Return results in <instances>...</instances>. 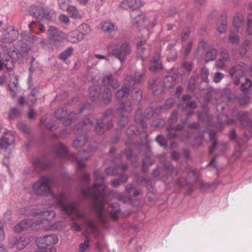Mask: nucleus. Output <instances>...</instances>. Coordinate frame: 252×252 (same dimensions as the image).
<instances>
[{
  "instance_id": "nucleus-1",
  "label": "nucleus",
  "mask_w": 252,
  "mask_h": 252,
  "mask_svg": "<svg viewBox=\"0 0 252 252\" xmlns=\"http://www.w3.org/2000/svg\"><path fill=\"white\" fill-rule=\"evenodd\" d=\"M107 190L106 186L103 183H94L93 188L81 189L82 195L91 198L94 201V209L98 218L102 221L104 220V200Z\"/></svg>"
},
{
  "instance_id": "nucleus-2",
  "label": "nucleus",
  "mask_w": 252,
  "mask_h": 252,
  "mask_svg": "<svg viewBox=\"0 0 252 252\" xmlns=\"http://www.w3.org/2000/svg\"><path fill=\"white\" fill-rule=\"evenodd\" d=\"M52 180V177L50 176H41L32 186L34 193L38 196H46L51 194V183Z\"/></svg>"
},
{
  "instance_id": "nucleus-3",
  "label": "nucleus",
  "mask_w": 252,
  "mask_h": 252,
  "mask_svg": "<svg viewBox=\"0 0 252 252\" xmlns=\"http://www.w3.org/2000/svg\"><path fill=\"white\" fill-rule=\"evenodd\" d=\"M102 82L105 88L102 93L100 101L102 104L107 105L110 104L112 98V93L109 87L116 90L119 87L120 83L112 74L103 77Z\"/></svg>"
},
{
  "instance_id": "nucleus-4",
  "label": "nucleus",
  "mask_w": 252,
  "mask_h": 252,
  "mask_svg": "<svg viewBox=\"0 0 252 252\" xmlns=\"http://www.w3.org/2000/svg\"><path fill=\"white\" fill-rule=\"evenodd\" d=\"M131 48L129 42L125 41L119 46L112 50V55L123 63L127 56L131 53Z\"/></svg>"
},
{
  "instance_id": "nucleus-5",
  "label": "nucleus",
  "mask_w": 252,
  "mask_h": 252,
  "mask_svg": "<svg viewBox=\"0 0 252 252\" xmlns=\"http://www.w3.org/2000/svg\"><path fill=\"white\" fill-rule=\"evenodd\" d=\"M246 67V64L240 62L237 65L232 66L229 69V75L233 77V83L236 86L240 84V79L244 77V71Z\"/></svg>"
},
{
  "instance_id": "nucleus-6",
  "label": "nucleus",
  "mask_w": 252,
  "mask_h": 252,
  "mask_svg": "<svg viewBox=\"0 0 252 252\" xmlns=\"http://www.w3.org/2000/svg\"><path fill=\"white\" fill-rule=\"evenodd\" d=\"M32 164L33 167V171L38 174L42 170L52 166L54 165V161L43 158H39L33 159L32 160Z\"/></svg>"
},
{
  "instance_id": "nucleus-7",
  "label": "nucleus",
  "mask_w": 252,
  "mask_h": 252,
  "mask_svg": "<svg viewBox=\"0 0 252 252\" xmlns=\"http://www.w3.org/2000/svg\"><path fill=\"white\" fill-rule=\"evenodd\" d=\"M160 54L156 52L149 60L148 68L151 72L157 73L163 68V64L160 61Z\"/></svg>"
},
{
  "instance_id": "nucleus-8",
  "label": "nucleus",
  "mask_w": 252,
  "mask_h": 252,
  "mask_svg": "<svg viewBox=\"0 0 252 252\" xmlns=\"http://www.w3.org/2000/svg\"><path fill=\"white\" fill-rule=\"evenodd\" d=\"M19 37L18 31L14 27H8L3 32L0 38L2 42L4 43H12Z\"/></svg>"
},
{
  "instance_id": "nucleus-9",
  "label": "nucleus",
  "mask_w": 252,
  "mask_h": 252,
  "mask_svg": "<svg viewBox=\"0 0 252 252\" xmlns=\"http://www.w3.org/2000/svg\"><path fill=\"white\" fill-rule=\"evenodd\" d=\"M58 241L57 236L56 234H51L45 235L42 238H39L37 241V245L39 248H45V247L56 244Z\"/></svg>"
},
{
  "instance_id": "nucleus-10",
  "label": "nucleus",
  "mask_w": 252,
  "mask_h": 252,
  "mask_svg": "<svg viewBox=\"0 0 252 252\" xmlns=\"http://www.w3.org/2000/svg\"><path fill=\"white\" fill-rule=\"evenodd\" d=\"M47 35L50 40L54 42H60L64 38L63 32L54 26L49 27Z\"/></svg>"
},
{
  "instance_id": "nucleus-11",
  "label": "nucleus",
  "mask_w": 252,
  "mask_h": 252,
  "mask_svg": "<svg viewBox=\"0 0 252 252\" xmlns=\"http://www.w3.org/2000/svg\"><path fill=\"white\" fill-rule=\"evenodd\" d=\"M3 54L4 56H5L6 55H7V57L4 58V57H2V54H0L1 58L4 62H8L9 60V59H12L13 62H15L17 61L20 58H23L22 55L16 49L15 47H14L13 49H4L3 51Z\"/></svg>"
},
{
  "instance_id": "nucleus-12",
  "label": "nucleus",
  "mask_w": 252,
  "mask_h": 252,
  "mask_svg": "<svg viewBox=\"0 0 252 252\" xmlns=\"http://www.w3.org/2000/svg\"><path fill=\"white\" fill-rule=\"evenodd\" d=\"M143 5L141 0H124L121 2L120 6L123 9L129 8L133 10L138 9Z\"/></svg>"
},
{
  "instance_id": "nucleus-13",
  "label": "nucleus",
  "mask_w": 252,
  "mask_h": 252,
  "mask_svg": "<svg viewBox=\"0 0 252 252\" xmlns=\"http://www.w3.org/2000/svg\"><path fill=\"white\" fill-rule=\"evenodd\" d=\"M136 148L138 151V152L140 154L144 156L146 158L151 159L152 158L151 147L147 143H138L136 145Z\"/></svg>"
},
{
  "instance_id": "nucleus-14",
  "label": "nucleus",
  "mask_w": 252,
  "mask_h": 252,
  "mask_svg": "<svg viewBox=\"0 0 252 252\" xmlns=\"http://www.w3.org/2000/svg\"><path fill=\"white\" fill-rule=\"evenodd\" d=\"M191 98V96L189 94L183 95L182 99L183 102L182 104V106L184 110H186L188 108L195 109L198 107L196 101L194 100H190Z\"/></svg>"
},
{
  "instance_id": "nucleus-15",
  "label": "nucleus",
  "mask_w": 252,
  "mask_h": 252,
  "mask_svg": "<svg viewBox=\"0 0 252 252\" xmlns=\"http://www.w3.org/2000/svg\"><path fill=\"white\" fill-rule=\"evenodd\" d=\"M249 113L248 111H237L234 115L236 119L239 121L241 126L246 127L249 126L250 119L249 117Z\"/></svg>"
},
{
  "instance_id": "nucleus-16",
  "label": "nucleus",
  "mask_w": 252,
  "mask_h": 252,
  "mask_svg": "<svg viewBox=\"0 0 252 252\" xmlns=\"http://www.w3.org/2000/svg\"><path fill=\"white\" fill-rule=\"evenodd\" d=\"M252 87V81L249 78H246L245 82L242 83L241 85L240 90L243 92L242 97L245 103L249 100V90Z\"/></svg>"
},
{
  "instance_id": "nucleus-17",
  "label": "nucleus",
  "mask_w": 252,
  "mask_h": 252,
  "mask_svg": "<svg viewBox=\"0 0 252 252\" xmlns=\"http://www.w3.org/2000/svg\"><path fill=\"white\" fill-rule=\"evenodd\" d=\"M130 86L127 83L123 85L122 88L119 90L116 94V98L118 100H122L125 98H127L130 93Z\"/></svg>"
},
{
  "instance_id": "nucleus-18",
  "label": "nucleus",
  "mask_w": 252,
  "mask_h": 252,
  "mask_svg": "<svg viewBox=\"0 0 252 252\" xmlns=\"http://www.w3.org/2000/svg\"><path fill=\"white\" fill-rule=\"evenodd\" d=\"M144 75V73L136 71L134 77L132 75H128L126 80L127 83L131 87H133L136 84H140L142 81V77Z\"/></svg>"
},
{
  "instance_id": "nucleus-19",
  "label": "nucleus",
  "mask_w": 252,
  "mask_h": 252,
  "mask_svg": "<svg viewBox=\"0 0 252 252\" xmlns=\"http://www.w3.org/2000/svg\"><path fill=\"white\" fill-rule=\"evenodd\" d=\"M13 141L14 137L13 135L5 133L3 136L0 138V149L6 151Z\"/></svg>"
},
{
  "instance_id": "nucleus-20",
  "label": "nucleus",
  "mask_w": 252,
  "mask_h": 252,
  "mask_svg": "<svg viewBox=\"0 0 252 252\" xmlns=\"http://www.w3.org/2000/svg\"><path fill=\"white\" fill-rule=\"evenodd\" d=\"M130 17L133 23L139 24L141 22H143L145 19V15L139 8L132 10L130 13Z\"/></svg>"
},
{
  "instance_id": "nucleus-21",
  "label": "nucleus",
  "mask_w": 252,
  "mask_h": 252,
  "mask_svg": "<svg viewBox=\"0 0 252 252\" xmlns=\"http://www.w3.org/2000/svg\"><path fill=\"white\" fill-rule=\"evenodd\" d=\"M67 39L72 43H77L84 39L83 32L73 31L69 32L66 35Z\"/></svg>"
},
{
  "instance_id": "nucleus-22",
  "label": "nucleus",
  "mask_w": 252,
  "mask_h": 252,
  "mask_svg": "<svg viewBox=\"0 0 252 252\" xmlns=\"http://www.w3.org/2000/svg\"><path fill=\"white\" fill-rule=\"evenodd\" d=\"M34 213V216H39L43 220L49 221L55 216V213L53 211L49 210H37Z\"/></svg>"
},
{
  "instance_id": "nucleus-23",
  "label": "nucleus",
  "mask_w": 252,
  "mask_h": 252,
  "mask_svg": "<svg viewBox=\"0 0 252 252\" xmlns=\"http://www.w3.org/2000/svg\"><path fill=\"white\" fill-rule=\"evenodd\" d=\"M56 14L55 11L47 6H43V12L42 14V20H47L48 21H54L56 19Z\"/></svg>"
},
{
  "instance_id": "nucleus-24",
  "label": "nucleus",
  "mask_w": 252,
  "mask_h": 252,
  "mask_svg": "<svg viewBox=\"0 0 252 252\" xmlns=\"http://www.w3.org/2000/svg\"><path fill=\"white\" fill-rule=\"evenodd\" d=\"M101 87L99 85H93L89 88L91 99L92 101L97 100L100 95Z\"/></svg>"
},
{
  "instance_id": "nucleus-25",
  "label": "nucleus",
  "mask_w": 252,
  "mask_h": 252,
  "mask_svg": "<svg viewBox=\"0 0 252 252\" xmlns=\"http://www.w3.org/2000/svg\"><path fill=\"white\" fill-rule=\"evenodd\" d=\"M16 49L20 52L22 56L26 55L29 50V46L28 43L23 40H18L16 43Z\"/></svg>"
},
{
  "instance_id": "nucleus-26",
  "label": "nucleus",
  "mask_w": 252,
  "mask_h": 252,
  "mask_svg": "<svg viewBox=\"0 0 252 252\" xmlns=\"http://www.w3.org/2000/svg\"><path fill=\"white\" fill-rule=\"evenodd\" d=\"M43 12V7L37 6L35 5H31L29 10L30 14L34 18L42 19V14Z\"/></svg>"
},
{
  "instance_id": "nucleus-27",
  "label": "nucleus",
  "mask_w": 252,
  "mask_h": 252,
  "mask_svg": "<svg viewBox=\"0 0 252 252\" xmlns=\"http://www.w3.org/2000/svg\"><path fill=\"white\" fill-rule=\"evenodd\" d=\"M94 129L95 133L99 135L104 134L106 131H107L106 129L105 128L103 120L101 119H96Z\"/></svg>"
},
{
  "instance_id": "nucleus-28",
  "label": "nucleus",
  "mask_w": 252,
  "mask_h": 252,
  "mask_svg": "<svg viewBox=\"0 0 252 252\" xmlns=\"http://www.w3.org/2000/svg\"><path fill=\"white\" fill-rule=\"evenodd\" d=\"M92 126V122L89 119L84 120L76 125L74 128L77 130H86Z\"/></svg>"
},
{
  "instance_id": "nucleus-29",
  "label": "nucleus",
  "mask_w": 252,
  "mask_h": 252,
  "mask_svg": "<svg viewBox=\"0 0 252 252\" xmlns=\"http://www.w3.org/2000/svg\"><path fill=\"white\" fill-rule=\"evenodd\" d=\"M128 118L127 116L121 115L118 118L117 125L120 128V129L116 128L118 133L121 132V129L125 128L128 124Z\"/></svg>"
},
{
  "instance_id": "nucleus-30",
  "label": "nucleus",
  "mask_w": 252,
  "mask_h": 252,
  "mask_svg": "<svg viewBox=\"0 0 252 252\" xmlns=\"http://www.w3.org/2000/svg\"><path fill=\"white\" fill-rule=\"evenodd\" d=\"M101 29L104 33L110 36H112V32L116 30L114 24L112 22L105 23L102 26Z\"/></svg>"
},
{
  "instance_id": "nucleus-31",
  "label": "nucleus",
  "mask_w": 252,
  "mask_h": 252,
  "mask_svg": "<svg viewBox=\"0 0 252 252\" xmlns=\"http://www.w3.org/2000/svg\"><path fill=\"white\" fill-rule=\"evenodd\" d=\"M141 112L140 109L137 110L135 115V122L136 124H139L143 129H146L147 127V125L144 120Z\"/></svg>"
},
{
  "instance_id": "nucleus-32",
  "label": "nucleus",
  "mask_w": 252,
  "mask_h": 252,
  "mask_svg": "<svg viewBox=\"0 0 252 252\" xmlns=\"http://www.w3.org/2000/svg\"><path fill=\"white\" fill-rule=\"evenodd\" d=\"M199 187L203 189H215L217 188L219 184V182L217 180H215L214 182L208 183L203 181L202 180H199L198 181Z\"/></svg>"
},
{
  "instance_id": "nucleus-33",
  "label": "nucleus",
  "mask_w": 252,
  "mask_h": 252,
  "mask_svg": "<svg viewBox=\"0 0 252 252\" xmlns=\"http://www.w3.org/2000/svg\"><path fill=\"white\" fill-rule=\"evenodd\" d=\"M131 91L132 97L135 102L137 104L139 103L142 97V92L139 89L136 87H132Z\"/></svg>"
},
{
  "instance_id": "nucleus-34",
  "label": "nucleus",
  "mask_w": 252,
  "mask_h": 252,
  "mask_svg": "<svg viewBox=\"0 0 252 252\" xmlns=\"http://www.w3.org/2000/svg\"><path fill=\"white\" fill-rule=\"evenodd\" d=\"M67 12L72 18L79 19L82 17L79 10L75 6L69 5L67 6Z\"/></svg>"
},
{
  "instance_id": "nucleus-35",
  "label": "nucleus",
  "mask_w": 252,
  "mask_h": 252,
  "mask_svg": "<svg viewBox=\"0 0 252 252\" xmlns=\"http://www.w3.org/2000/svg\"><path fill=\"white\" fill-rule=\"evenodd\" d=\"M88 141V136L86 133L83 134L77 137L73 142V145L74 147L78 148L81 147L86 143Z\"/></svg>"
},
{
  "instance_id": "nucleus-36",
  "label": "nucleus",
  "mask_w": 252,
  "mask_h": 252,
  "mask_svg": "<svg viewBox=\"0 0 252 252\" xmlns=\"http://www.w3.org/2000/svg\"><path fill=\"white\" fill-rule=\"evenodd\" d=\"M8 88L11 92V95L13 97H15L19 88L18 80L16 76L14 77L12 84L8 85Z\"/></svg>"
},
{
  "instance_id": "nucleus-37",
  "label": "nucleus",
  "mask_w": 252,
  "mask_h": 252,
  "mask_svg": "<svg viewBox=\"0 0 252 252\" xmlns=\"http://www.w3.org/2000/svg\"><path fill=\"white\" fill-rule=\"evenodd\" d=\"M56 153L58 157L63 158L67 156L68 151L63 144L59 143L56 148Z\"/></svg>"
},
{
  "instance_id": "nucleus-38",
  "label": "nucleus",
  "mask_w": 252,
  "mask_h": 252,
  "mask_svg": "<svg viewBox=\"0 0 252 252\" xmlns=\"http://www.w3.org/2000/svg\"><path fill=\"white\" fill-rule=\"evenodd\" d=\"M128 176L125 174H120L118 179L114 180L111 185L113 187H118L121 184L126 182Z\"/></svg>"
},
{
  "instance_id": "nucleus-39",
  "label": "nucleus",
  "mask_w": 252,
  "mask_h": 252,
  "mask_svg": "<svg viewBox=\"0 0 252 252\" xmlns=\"http://www.w3.org/2000/svg\"><path fill=\"white\" fill-rule=\"evenodd\" d=\"M227 17L225 14H222L219 19L220 23V26L218 27L217 30L220 33H224L226 31Z\"/></svg>"
},
{
  "instance_id": "nucleus-40",
  "label": "nucleus",
  "mask_w": 252,
  "mask_h": 252,
  "mask_svg": "<svg viewBox=\"0 0 252 252\" xmlns=\"http://www.w3.org/2000/svg\"><path fill=\"white\" fill-rule=\"evenodd\" d=\"M55 117L59 120H65L68 115L67 110L66 108H60L54 113Z\"/></svg>"
},
{
  "instance_id": "nucleus-41",
  "label": "nucleus",
  "mask_w": 252,
  "mask_h": 252,
  "mask_svg": "<svg viewBox=\"0 0 252 252\" xmlns=\"http://www.w3.org/2000/svg\"><path fill=\"white\" fill-rule=\"evenodd\" d=\"M217 54V50L213 48L208 51L205 56L204 61L206 63H209L210 61H213L216 58Z\"/></svg>"
},
{
  "instance_id": "nucleus-42",
  "label": "nucleus",
  "mask_w": 252,
  "mask_h": 252,
  "mask_svg": "<svg viewBox=\"0 0 252 252\" xmlns=\"http://www.w3.org/2000/svg\"><path fill=\"white\" fill-rule=\"evenodd\" d=\"M62 210L68 215H72L76 210V205L74 203L62 206Z\"/></svg>"
},
{
  "instance_id": "nucleus-43",
  "label": "nucleus",
  "mask_w": 252,
  "mask_h": 252,
  "mask_svg": "<svg viewBox=\"0 0 252 252\" xmlns=\"http://www.w3.org/2000/svg\"><path fill=\"white\" fill-rule=\"evenodd\" d=\"M40 125H44L47 129L52 131L56 130L59 127V124L57 122H54L53 124H46V120L43 118L40 119Z\"/></svg>"
},
{
  "instance_id": "nucleus-44",
  "label": "nucleus",
  "mask_w": 252,
  "mask_h": 252,
  "mask_svg": "<svg viewBox=\"0 0 252 252\" xmlns=\"http://www.w3.org/2000/svg\"><path fill=\"white\" fill-rule=\"evenodd\" d=\"M196 80L195 76H191L189 78L187 86V90L189 92H193L195 91L196 88Z\"/></svg>"
},
{
  "instance_id": "nucleus-45",
  "label": "nucleus",
  "mask_w": 252,
  "mask_h": 252,
  "mask_svg": "<svg viewBox=\"0 0 252 252\" xmlns=\"http://www.w3.org/2000/svg\"><path fill=\"white\" fill-rule=\"evenodd\" d=\"M196 113L197 115L198 119L199 121H202L203 122H209L211 121L212 119L211 116L207 112L203 113L200 111H197Z\"/></svg>"
},
{
  "instance_id": "nucleus-46",
  "label": "nucleus",
  "mask_w": 252,
  "mask_h": 252,
  "mask_svg": "<svg viewBox=\"0 0 252 252\" xmlns=\"http://www.w3.org/2000/svg\"><path fill=\"white\" fill-rule=\"evenodd\" d=\"M77 113L74 111L70 112L65 120H63V124L66 126L69 125L77 117Z\"/></svg>"
},
{
  "instance_id": "nucleus-47",
  "label": "nucleus",
  "mask_w": 252,
  "mask_h": 252,
  "mask_svg": "<svg viewBox=\"0 0 252 252\" xmlns=\"http://www.w3.org/2000/svg\"><path fill=\"white\" fill-rule=\"evenodd\" d=\"M175 104V100L174 99L170 98L167 99L165 101V104L163 106H158L156 107V110L160 111L163 108L164 109H168L173 107Z\"/></svg>"
},
{
  "instance_id": "nucleus-48",
  "label": "nucleus",
  "mask_w": 252,
  "mask_h": 252,
  "mask_svg": "<svg viewBox=\"0 0 252 252\" xmlns=\"http://www.w3.org/2000/svg\"><path fill=\"white\" fill-rule=\"evenodd\" d=\"M156 82L157 80L154 78L150 79L148 81V88L152 90L154 95H157L158 94V91L156 89L157 87Z\"/></svg>"
},
{
  "instance_id": "nucleus-49",
  "label": "nucleus",
  "mask_w": 252,
  "mask_h": 252,
  "mask_svg": "<svg viewBox=\"0 0 252 252\" xmlns=\"http://www.w3.org/2000/svg\"><path fill=\"white\" fill-rule=\"evenodd\" d=\"M73 49L70 47L62 52L59 56V59L63 61H65L71 55Z\"/></svg>"
},
{
  "instance_id": "nucleus-50",
  "label": "nucleus",
  "mask_w": 252,
  "mask_h": 252,
  "mask_svg": "<svg viewBox=\"0 0 252 252\" xmlns=\"http://www.w3.org/2000/svg\"><path fill=\"white\" fill-rule=\"evenodd\" d=\"M139 180L141 184L143 182L145 183L147 188L149 191H151L153 190L154 187L151 179L147 178L146 176H142Z\"/></svg>"
},
{
  "instance_id": "nucleus-51",
  "label": "nucleus",
  "mask_w": 252,
  "mask_h": 252,
  "mask_svg": "<svg viewBox=\"0 0 252 252\" xmlns=\"http://www.w3.org/2000/svg\"><path fill=\"white\" fill-rule=\"evenodd\" d=\"M139 131L135 126H130L127 128L126 133L128 137H132L138 133Z\"/></svg>"
},
{
  "instance_id": "nucleus-52",
  "label": "nucleus",
  "mask_w": 252,
  "mask_h": 252,
  "mask_svg": "<svg viewBox=\"0 0 252 252\" xmlns=\"http://www.w3.org/2000/svg\"><path fill=\"white\" fill-rule=\"evenodd\" d=\"M209 73L208 69L206 67H203L201 68L200 71V75L202 79V82L205 83L209 82Z\"/></svg>"
},
{
  "instance_id": "nucleus-53",
  "label": "nucleus",
  "mask_w": 252,
  "mask_h": 252,
  "mask_svg": "<svg viewBox=\"0 0 252 252\" xmlns=\"http://www.w3.org/2000/svg\"><path fill=\"white\" fill-rule=\"evenodd\" d=\"M28 228L27 220H24L16 225L14 227L15 231L20 232Z\"/></svg>"
},
{
  "instance_id": "nucleus-54",
  "label": "nucleus",
  "mask_w": 252,
  "mask_h": 252,
  "mask_svg": "<svg viewBox=\"0 0 252 252\" xmlns=\"http://www.w3.org/2000/svg\"><path fill=\"white\" fill-rule=\"evenodd\" d=\"M101 119L103 120V123H104L105 128L106 129L107 131H109L113 128L114 126V122L113 118Z\"/></svg>"
},
{
  "instance_id": "nucleus-55",
  "label": "nucleus",
  "mask_w": 252,
  "mask_h": 252,
  "mask_svg": "<svg viewBox=\"0 0 252 252\" xmlns=\"http://www.w3.org/2000/svg\"><path fill=\"white\" fill-rule=\"evenodd\" d=\"M89 243V237L87 236L85 241L79 245V252H84L90 247Z\"/></svg>"
},
{
  "instance_id": "nucleus-56",
  "label": "nucleus",
  "mask_w": 252,
  "mask_h": 252,
  "mask_svg": "<svg viewBox=\"0 0 252 252\" xmlns=\"http://www.w3.org/2000/svg\"><path fill=\"white\" fill-rule=\"evenodd\" d=\"M156 142L161 147L164 148H166L167 147L166 140L164 138V137L162 135H158L156 137Z\"/></svg>"
},
{
  "instance_id": "nucleus-57",
  "label": "nucleus",
  "mask_w": 252,
  "mask_h": 252,
  "mask_svg": "<svg viewBox=\"0 0 252 252\" xmlns=\"http://www.w3.org/2000/svg\"><path fill=\"white\" fill-rule=\"evenodd\" d=\"M243 20V17L241 14H237L234 18L233 25L236 30H238L241 23Z\"/></svg>"
},
{
  "instance_id": "nucleus-58",
  "label": "nucleus",
  "mask_w": 252,
  "mask_h": 252,
  "mask_svg": "<svg viewBox=\"0 0 252 252\" xmlns=\"http://www.w3.org/2000/svg\"><path fill=\"white\" fill-rule=\"evenodd\" d=\"M132 109L130 105H129L127 108H126V104L124 102L121 103L119 108L117 109V111L119 113H122L124 111L130 112Z\"/></svg>"
},
{
  "instance_id": "nucleus-59",
  "label": "nucleus",
  "mask_w": 252,
  "mask_h": 252,
  "mask_svg": "<svg viewBox=\"0 0 252 252\" xmlns=\"http://www.w3.org/2000/svg\"><path fill=\"white\" fill-rule=\"evenodd\" d=\"M94 177L95 181H101L103 182L105 180V177L99 170H96L94 172Z\"/></svg>"
},
{
  "instance_id": "nucleus-60",
  "label": "nucleus",
  "mask_w": 252,
  "mask_h": 252,
  "mask_svg": "<svg viewBox=\"0 0 252 252\" xmlns=\"http://www.w3.org/2000/svg\"><path fill=\"white\" fill-rule=\"evenodd\" d=\"M247 32L249 35L252 34V13L248 16Z\"/></svg>"
},
{
  "instance_id": "nucleus-61",
  "label": "nucleus",
  "mask_w": 252,
  "mask_h": 252,
  "mask_svg": "<svg viewBox=\"0 0 252 252\" xmlns=\"http://www.w3.org/2000/svg\"><path fill=\"white\" fill-rule=\"evenodd\" d=\"M190 31L189 27L185 28L181 34V41L182 42H185L189 37Z\"/></svg>"
},
{
  "instance_id": "nucleus-62",
  "label": "nucleus",
  "mask_w": 252,
  "mask_h": 252,
  "mask_svg": "<svg viewBox=\"0 0 252 252\" xmlns=\"http://www.w3.org/2000/svg\"><path fill=\"white\" fill-rule=\"evenodd\" d=\"M158 112V111L156 110V108L155 109L152 108H148L145 110L144 117L146 118L149 119L154 115L155 112Z\"/></svg>"
},
{
  "instance_id": "nucleus-63",
  "label": "nucleus",
  "mask_w": 252,
  "mask_h": 252,
  "mask_svg": "<svg viewBox=\"0 0 252 252\" xmlns=\"http://www.w3.org/2000/svg\"><path fill=\"white\" fill-rule=\"evenodd\" d=\"M105 173L108 175L114 176L118 173V170L116 167L110 166L106 168Z\"/></svg>"
},
{
  "instance_id": "nucleus-64",
  "label": "nucleus",
  "mask_w": 252,
  "mask_h": 252,
  "mask_svg": "<svg viewBox=\"0 0 252 252\" xmlns=\"http://www.w3.org/2000/svg\"><path fill=\"white\" fill-rule=\"evenodd\" d=\"M178 112L177 111L174 110L172 112L171 116L168 120V125H172L176 122L178 119Z\"/></svg>"
}]
</instances>
